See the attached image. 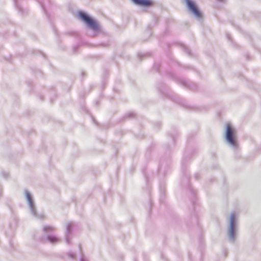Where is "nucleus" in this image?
I'll list each match as a JSON object with an SVG mask.
<instances>
[{
	"label": "nucleus",
	"mask_w": 261,
	"mask_h": 261,
	"mask_svg": "<svg viewBox=\"0 0 261 261\" xmlns=\"http://www.w3.org/2000/svg\"><path fill=\"white\" fill-rule=\"evenodd\" d=\"M225 137L228 142L233 146H237L234 129L230 124L226 125Z\"/></svg>",
	"instance_id": "f257e3e1"
},
{
	"label": "nucleus",
	"mask_w": 261,
	"mask_h": 261,
	"mask_svg": "<svg viewBox=\"0 0 261 261\" xmlns=\"http://www.w3.org/2000/svg\"><path fill=\"white\" fill-rule=\"evenodd\" d=\"M79 15L92 29L96 31L99 29V26L96 21L89 17L87 14L83 12H80Z\"/></svg>",
	"instance_id": "f03ea898"
},
{
	"label": "nucleus",
	"mask_w": 261,
	"mask_h": 261,
	"mask_svg": "<svg viewBox=\"0 0 261 261\" xmlns=\"http://www.w3.org/2000/svg\"><path fill=\"white\" fill-rule=\"evenodd\" d=\"M187 5L189 9L193 12V13L197 17H201V14L197 7L195 4L191 0H186Z\"/></svg>",
	"instance_id": "7ed1b4c3"
},
{
	"label": "nucleus",
	"mask_w": 261,
	"mask_h": 261,
	"mask_svg": "<svg viewBox=\"0 0 261 261\" xmlns=\"http://www.w3.org/2000/svg\"><path fill=\"white\" fill-rule=\"evenodd\" d=\"M136 5L143 7H149L152 5L151 0H132Z\"/></svg>",
	"instance_id": "20e7f679"
},
{
	"label": "nucleus",
	"mask_w": 261,
	"mask_h": 261,
	"mask_svg": "<svg viewBox=\"0 0 261 261\" xmlns=\"http://www.w3.org/2000/svg\"><path fill=\"white\" fill-rule=\"evenodd\" d=\"M24 192L27 200H28L29 204L30 211L31 213H33V199L32 198V195L27 190H25Z\"/></svg>",
	"instance_id": "39448f33"
},
{
	"label": "nucleus",
	"mask_w": 261,
	"mask_h": 261,
	"mask_svg": "<svg viewBox=\"0 0 261 261\" xmlns=\"http://www.w3.org/2000/svg\"><path fill=\"white\" fill-rule=\"evenodd\" d=\"M18 223V219L16 217H13L10 222V227L12 228L13 227H17V224Z\"/></svg>",
	"instance_id": "423d86ee"
},
{
	"label": "nucleus",
	"mask_w": 261,
	"mask_h": 261,
	"mask_svg": "<svg viewBox=\"0 0 261 261\" xmlns=\"http://www.w3.org/2000/svg\"><path fill=\"white\" fill-rule=\"evenodd\" d=\"M235 221V216L234 215H232L231 216V226H230V228H234V222Z\"/></svg>",
	"instance_id": "0eeeda50"
},
{
	"label": "nucleus",
	"mask_w": 261,
	"mask_h": 261,
	"mask_svg": "<svg viewBox=\"0 0 261 261\" xmlns=\"http://www.w3.org/2000/svg\"><path fill=\"white\" fill-rule=\"evenodd\" d=\"M50 242L54 243L57 242V239L56 237H51L49 238Z\"/></svg>",
	"instance_id": "6e6552de"
},
{
	"label": "nucleus",
	"mask_w": 261,
	"mask_h": 261,
	"mask_svg": "<svg viewBox=\"0 0 261 261\" xmlns=\"http://www.w3.org/2000/svg\"><path fill=\"white\" fill-rule=\"evenodd\" d=\"M2 174L3 177L5 178H7L9 176V173L7 172L4 171L2 173Z\"/></svg>",
	"instance_id": "1a4fd4ad"
},
{
	"label": "nucleus",
	"mask_w": 261,
	"mask_h": 261,
	"mask_svg": "<svg viewBox=\"0 0 261 261\" xmlns=\"http://www.w3.org/2000/svg\"><path fill=\"white\" fill-rule=\"evenodd\" d=\"M14 3H15V6L17 7V9H18V10L19 11V12H22V8H21V7L20 6H18L17 5V4H16V1L15 0H14Z\"/></svg>",
	"instance_id": "9d476101"
},
{
	"label": "nucleus",
	"mask_w": 261,
	"mask_h": 261,
	"mask_svg": "<svg viewBox=\"0 0 261 261\" xmlns=\"http://www.w3.org/2000/svg\"><path fill=\"white\" fill-rule=\"evenodd\" d=\"M27 84H28V85L30 87V88L31 89L32 88V81H27Z\"/></svg>",
	"instance_id": "9b49d317"
},
{
	"label": "nucleus",
	"mask_w": 261,
	"mask_h": 261,
	"mask_svg": "<svg viewBox=\"0 0 261 261\" xmlns=\"http://www.w3.org/2000/svg\"><path fill=\"white\" fill-rule=\"evenodd\" d=\"M233 231H234V230H233V229H230V230L229 233H230V235H232V234H233Z\"/></svg>",
	"instance_id": "f8f14e48"
}]
</instances>
